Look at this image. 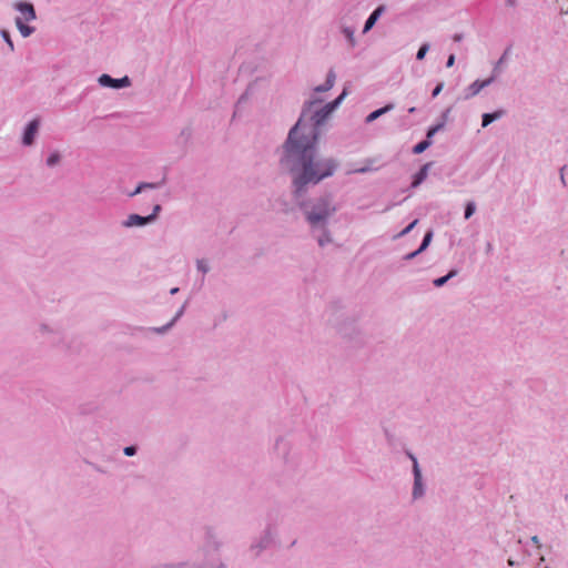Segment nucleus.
Wrapping results in <instances>:
<instances>
[{
  "label": "nucleus",
  "instance_id": "1",
  "mask_svg": "<svg viewBox=\"0 0 568 568\" xmlns=\"http://www.w3.org/2000/svg\"><path fill=\"white\" fill-rule=\"evenodd\" d=\"M302 129L301 122L290 131L288 139L285 143L288 156L298 158L301 169H293L297 174L294 178L296 192H301L308 183H318L323 179L331 176L335 169L336 162L333 159H316L314 155V146L317 142V134L312 129L310 135L298 140L297 134Z\"/></svg>",
  "mask_w": 568,
  "mask_h": 568
},
{
  "label": "nucleus",
  "instance_id": "2",
  "mask_svg": "<svg viewBox=\"0 0 568 568\" xmlns=\"http://www.w3.org/2000/svg\"><path fill=\"white\" fill-rule=\"evenodd\" d=\"M335 212V207L331 204L327 199L320 200L313 210L307 213V221L312 225H316L320 222L326 220L332 213Z\"/></svg>",
  "mask_w": 568,
  "mask_h": 568
},
{
  "label": "nucleus",
  "instance_id": "3",
  "mask_svg": "<svg viewBox=\"0 0 568 568\" xmlns=\"http://www.w3.org/2000/svg\"><path fill=\"white\" fill-rule=\"evenodd\" d=\"M345 95H346V90H344L342 92V94L336 100H334L331 103H327L320 111L315 112V114L312 118V120L314 121V124L310 125L307 135H310V133L312 132L311 131L312 129H314L315 133L318 135L317 128L328 118V115L342 102V100L345 98Z\"/></svg>",
  "mask_w": 568,
  "mask_h": 568
},
{
  "label": "nucleus",
  "instance_id": "4",
  "mask_svg": "<svg viewBox=\"0 0 568 568\" xmlns=\"http://www.w3.org/2000/svg\"><path fill=\"white\" fill-rule=\"evenodd\" d=\"M160 210H161V206L160 205H155L153 214H151L149 216H141V215H138V214H131L128 217V220L124 223V225L128 226V227H131V226H142V225L146 224L148 222L152 221L155 217V215L159 213Z\"/></svg>",
  "mask_w": 568,
  "mask_h": 568
},
{
  "label": "nucleus",
  "instance_id": "5",
  "mask_svg": "<svg viewBox=\"0 0 568 568\" xmlns=\"http://www.w3.org/2000/svg\"><path fill=\"white\" fill-rule=\"evenodd\" d=\"M99 83L103 87H110V88H124L130 85V80L128 77L121 78V79H113L109 74H102L99 78Z\"/></svg>",
  "mask_w": 568,
  "mask_h": 568
},
{
  "label": "nucleus",
  "instance_id": "6",
  "mask_svg": "<svg viewBox=\"0 0 568 568\" xmlns=\"http://www.w3.org/2000/svg\"><path fill=\"white\" fill-rule=\"evenodd\" d=\"M14 8L21 13L22 20L30 22L36 19V10L32 3L29 2H17L14 3Z\"/></svg>",
  "mask_w": 568,
  "mask_h": 568
},
{
  "label": "nucleus",
  "instance_id": "7",
  "mask_svg": "<svg viewBox=\"0 0 568 568\" xmlns=\"http://www.w3.org/2000/svg\"><path fill=\"white\" fill-rule=\"evenodd\" d=\"M493 81V78L487 80H476L474 83H471L465 91V99H470L475 95H477L484 88L489 85Z\"/></svg>",
  "mask_w": 568,
  "mask_h": 568
},
{
  "label": "nucleus",
  "instance_id": "8",
  "mask_svg": "<svg viewBox=\"0 0 568 568\" xmlns=\"http://www.w3.org/2000/svg\"><path fill=\"white\" fill-rule=\"evenodd\" d=\"M414 463V476H415V486H414V497H418L422 495V474L418 468L417 460L414 456L409 455Z\"/></svg>",
  "mask_w": 568,
  "mask_h": 568
},
{
  "label": "nucleus",
  "instance_id": "9",
  "mask_svg": "<svg viewBox=\"0 0 568 568\" xmlns=\"http://www.w3.org/2000/svg\"><path fill=\"white\" fill-rule=\"evenodd\" d=\"M38 128H39L38 120H33L29 123V125L26 129L24 135H23V143L26 145L32 144V142L34 140V135L38 131Z\"/></svg>",
  "mask_w": 568,
  "mask_h": 568
},
{
  "label": "nucleus",
  "instance_id": "10",
  "mask_svg": "<svg viewBox=\"0 0 568 568\" xmlns=\"http://www.w3.org/2000/svg\"><path fill=\"white\" fill-rule=\"evenodd\" d=\"M334 82H335V73L333 71H329L328 74H327V78H326V81H325V84L323 85H320V87H316L315 88V91L316 92H325V91H328L333 88L334 85Z\"/></svg>",
  "mask_w": 568,
  "mask_h": 568
},
{
  "label": "nucleus",
  "instance_id": "11",
  "mask_svg": "<svg viewBox=\"0 0 568 568\" xmlns=\"http://www.w3.org/2000/svg\"><path fill=\"white\" fill-rule=\"evenodd\" d=\"M16 26H17L18 30L20 31L21 36L24 38L29 37L34 31V29L32 27H29L23 23L22 18L16 19Z\"/></svg>",
  "mask_w": 568,
  "mask_h": 568
},
{
  "label": "nucleus",
  "instance_id": "12",
  "mask_svg": "<svg viewBox=\"0 0 568 568\" xmlns=\"http://www.w3.org/2000/svg\"><path fill=\"white\" fill-rule=\"evenodd\" d=\"M393 109V104H387L385 105L384 108H381L378 110H375L374 112L369 113L366 118V122H373L374 120H376L377 118H379L382 114L388 112L389 110Z\"/></svg>",
  "mask_w": 568,
  "mask_h": 568
},
{
  "label": "nucleus",
  "instance_id": "13",
  "mask_svg": "<svg viewBox=\"0 0 568 568\" xmlns=\"http://www.w3.org/2000/svg\"><path fill=\"white\" fill-rule=\"evenodd\" d=\"M428 166L429 164H425L417 173L416 175L414 176V181L412 183V185L415 187L417 185H419L427 176V171H428Z\"/></svg>",
  "mask_w": 568,
  "mask_h": 568
},
{
  "label": "nucleus",
  "instance_id": "14",
  "mask_svg": "<svg viewBox=\"0 0 568 568\" xmlns=\"http://www.w3.org/2000/svg\"><path fill=\"white\" fill-rule=\"evenodd\" d=\"M432 237H433V233L432 232H427L425 234V236H424V240H423L422 245L419 246V248L416 252H413L409 255H407V258H413L419 252L424 251L429 245V243L432 241Z\"/></svg>",
  "mask_w": 568,
  "mask_h": 568
},
{
  "label": "nucleus",
  "instance_id": "15",
  "mask_svg": "<svg viewBox=\"0 0 568 568\" xmlns=\"http://www.w3.org/2000/svg\"><path fill=\"white\" fill-rule=\"evenodd\" d=\"M432 237H433V233L432 232H427L425 234V236H424V240H423L422 245L419 246V248L416 252H413L409 255H407V258H413L419 252L424 251L429 245V243L432 241Z\"/></svg>",
  "mask_w": 568,
  "mask_h": 568
},
{
  "label": "nucleus",
  "instance_id": "16",
  "mask_svg": "<svg viewBox=\"0 0 568 568\" xmlns=\"http://www.w3.org/2000/svg\"><path fill=\"white\" fill-rule=\"evenodd\" d=\"M504 114L503 111H496L494 113H485L483 115V126L486 128L493 121L499 119Z\"/></svg>",
  "mask_w": 568,
  "mask_h": 568
},
{
  "label": "nucleus",
  "instance_id": "17",
  "mask_svg": "<svg viewBox=\"0 0 568 568\" xmlns=\"http://www.w3.org/2000/svg\"><path fill=\"white\" fill-rule=\"evenodd\" d=\"M382 8H377L371 16L369 18L366 20L365 22V26H364V31H368L376 22V20L378 19L381 12H382Z\"/></svg>",
  "mask_w": 568,
  "mask_h": 568
},
{
  "label": "nucleus",
  "instance_id": "18",
  "mask_svg": "<svg viewBox=\"0 0 568 568\" xmlns=\"http://www.w3.org/2000/svg\"><path fill=\"white\" fill-rule=\"evenodd\" d=\"M432 142L429 140H424L419 143H417L414 149H413V152L415 154H420L423 153L426 149H428L430 146Z\"/></svg>",
  "mask_w": 568,
  "mask_h": 568
},
{
  "label": "nucleus",
  "instance_id": "19",
  "mask_svg": "<svg viewBox=\"0 0 568 568\" xmlns=\"http://www.w3.org/2000/svg\"><path fill=\"white\" fill-rule=\"evenodd\" d=\"M158 184L156 183H141L134 192H132L130 195L133 196V195H136L138 193H140L142 190L144 189H153V187H156Z\"/></svg>",
  "mask_w": 568,
  "mask_h": 568
},
{
  "label": "nucleus",
  "instance_id": "20",
  "mask_svg": "<svg viewBox=\"0 0 568 568\" xmlns=\"http://www.w3.org/2000/svg\"><path fill=\"white\" fill-rule=\"evenodd\" d=\"M455 274H456L455 271H450L446 276H443V277H439V278L435 280L434 284L436 286H442V285H444L448 281V278L453 277Z\"/></svg>",
  "mask_w": 568,
  "mask_h": 568
},
{
  "label": "nucleus",
  "instance_id": "21",
  "mask_svg": "<svg viewBox=\"0 0 568 568\" xmlns=\"http://www.w3.org/2000/svg\"><path fill=\"white\" fill-rule=\"evenodd\" d=\"M302 116H305V113H302ZM298 122H301L302 129L300 130V132L297 134V139L301 140V139H303V136H307L310 126H306L305 124H303V118H301L298 120Z\"/></svg>",
  "mask_w": 568,
  "mask_h": 568
},
{
  "label": "nucleus",
  "instance_id": "22",
  "mask_svg": "<svg viewBox=\"0 0 568 568\" xmlns=\"http://www.w3.org/2000/svg\"><path fill=\"white\" fill-rule=\"evenodd\" d=\"M429 50V45L427 43L423 44L419 50L417 51L416 58L417 60H423L426 55V53Z\"/></svg>",
  "mask_w": 568,
  "mask_h": 568
},
{
  "label": "nucleus",
  "instance_id": "23",
  "mask_svg": "<svg viewBox=\"0 0 568 568\" xmlns=\"http://www.w3.org/2000/svg\"><path fill=\"white\" fill-rule=\"evenodd\" d=\"M476 210L475 203L468 202L465 209V219H469Z\"/></svg>",
  "mask_w": 568,
  "mask_h": 568
},
{
  "label": "nucleus",
  "instance_id": "24",
  "mask_svg": "<svg viewBox=\"0 0 568 568\" xmlns=\"http://www.w3.org/2000/svg\"><path fill=\"white\" fill-rule=\"evenodd\" d=\"M1 36H2L3 40L8 43L10 50L12 51L13 50V42H12V40L10 38L9 32L7 30H2L1 31Z\"/></svg>",
  "mask_w": 568,
  "mask_h": 568
},
{
  "label": "nucleus",
  "instance_id": "25",
  "mask_svg": "<svg viewBox=\"0 0 568 568\" xmlns=\"http://www.w3.org/2000/svg\"><path fill=\"white\" fill-rule=\"evenodd\" d=\"M59 160H60L59 154L53 153L48 158L47 163H48V165L52 166V165L57 164L59 162Z\"/></svg>",
  "mask_w": 568,
  "mask_h": 568
},
{
  "label": "nucleus",
  "instance_id": "26",
  "mask_svg": "<svg viewBox=\"0 0 568 568\" xmlns=\"http://www.w3.org/2000/svg\"><path fill=\"white\" fill-rule=\"evenodd\" d=\"M440 129H442V124H438V125H435V126L430 128L428 130V132H427V139L426 140L430 141V139L435 135V133L437 131H439Z\"/></svg>",
  "mask_w": 568,
  "mask_h": 568
},
{
  "label": "nucleus",
  "instance_id": "27",
  "mask_svg": "<svg viewBox=\"0 0 568 568\" xmlns=\"http://www.w3.org/2000/svg\"><path fill=\"white\" fill-rule=\"evenodd\" d=\"M417 223H418V220H414L406 229H404L402 231L400 234L405 235V234L409 233L416 226Z\"/></svg>",
  "mask_w": 568,
  "mask_h": 568
},
{
  "label": "nucleus",
  "instance_id": "28",
  "mask_svg": "<svg viewBox=\"0 0 568 568\" xmlns=\"http://www.w3.org/2000/svg\"><path fill=\"white\" fill-rule=\"evenodd\" d=\"M443 88H444V84L443 83H438L436 85V88L433 90V97H437L442 92Z\"/></svg>",
  "mask_w": 568,
  "mask_h": 568
},
{
  "label": "nucleus",
  "instance_id": "29",
  "mask_svg": "<svg viewBox=\"0 0 568 568\" xmlns=\"http://www.w3.org/2000/svg\"><path fill=\"white\" fill-rule=\"evenodd\" d=\"M124 454L126 456H133L135 454V447L129 446L124 448Z\"/></svg>",
  "mask_w": 568,
  "mask_h": 568
},
{
  "label": "nucleus",
  "instance_id": "30",
  "mask_svg": "<svg viewBox=\"0 0 568 568\" xmlns=\"http://www.w3.org/2000/svg\"><path fill=\"white\" fill-rule=\"evenodd\" d=\"M454 63H455V55H454V54H450V55L448 57V60H447L446 65H447V68H450V67H453V65H454Z\"/></svg>",
  "mask_w": 568,
  "mask_h": 568
},
{
  "label": "nucleus",
  "instance_id": "31",
  "mask_svg": "<svg viewBox=\"0 0 568 568\" xmlns=\"http://www.w3.org/2000/svg\"><path fill=\"white\" fill-rule=\"evenodd\" d=\"M197 267L199 270H201L203 273L207 272V266L204 264L203 261H199L197 262Z\"/></svg>",
  "mask_w": 568,
  "mask_h": 568
},
{
  "label": "nucleus",
  "instance_id": "32",
  "mask_svg": "<svg viewBox=\"0 0 568 568\" xmlns=\"http://www.w3.org/2000/svg\"><path fill=\"white\" fill-rule=\"evenodd\" d=\"M453 39H454V41H456V42H457V41H460V40L463 39V36H462V34H455V36L453 37Z\"/></svg>",
  "mask_w": 568,
  "mask_h": 568
},
{
  "label": "nucleus",
  "instance_id": "33",
  "mask_svg": "<svg viewBox=\"0 0 568 568\" xmlns=\"http://www.w3.org/2000/svg\"><path fill=\"white\" fill-rule=\"evenodd\" d=\"M531 540H532V542H534V544H536L538 547L540 546V545H539V539H538V537H537V536H534V537L531 538Z\"/></svg>",
  "mask_w": 568,
  "mask_h": 568
},
{
  "label": "nucleus",
  "instance_id": "34",
  "mask_svg": "<svg viewBox=\"0 0 568 568\" xmlns=\"http://www.w3.org/2000/svg\"><path fill=\"white\" fill-rule=\"evenodd\" d=\"M176 292H178V288H172V290H171V293H172V294H174V293H176Z\"/></svg>",
  "mask_w": 568,
  "mask_h": 568
},
{
  "label": "nucleus",
  "instance_id": "35",
  "mask_svg": "<svg viewBox=\"0 0 568 568\" xmlns=\"http://www.w3.org/2000/svg\"><path fill=\"white\" fill-rule=\"evenodd\" d=\"M365 171H366V169H359V170H357V172H365Z\"/></svg>",
  "mask_w": 568,
  "mask_h": 568
}]
</instances>
